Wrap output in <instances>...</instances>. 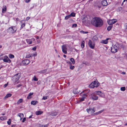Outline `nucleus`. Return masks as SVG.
Returning a JSON list of instances; mask_svg holds the SVG:
<instances>
[{
	"label": "nucleus",
	"mask_w": 127,
	"mask_h": 127,
	"mask_svg": "<svg viewBox=\"0 0 127 127\" xmlns=\"http://www.w3.org/2000/svg\"><path fill=\"white\" fill-rule=\"evenodd\" d=\"M91 24L95 27H99L101 26L103 24L102 21L100 18L95 17L92 18Z\"/></svg>",
	"instance_id": "f257e3e1"
},
{
	"label": "nucleus",
	"mask_w": 127,
	"mask_h": 127,
	"mask_svg": "<svg viewBox=\"0 0 127 127\" xmlns=\"http://www.w3.org/2000/svg\"><path fill=\"white\" fill-rule=\"evenodd\" d=\"M119 45L118 43L115 44L111 48V51L113 53L116 52L119 49Z\"/></svg>",
	"instance_id": "f03ea898"
},
{
	"label": "nucleus",
	"mask_w": 127,
	"mask_h": 127,
	"mask_svg": "<svg viewBox=\"0 0 127 127\" xmlns=\"http://www.w3.org/2000/svg\"><path fill=\"white\" fill-rule=\"evenodd\" d=\"M92 20L91 19L90 16L88 15L85 16L83 19V22L84 23H88L89 24L91 23V21Z\"/></svg>",
	"instance_id": "7ed1b4c3"
},
{
	"label": "nucleus",
	"mask_w": 127,
	"mask_h": 127,
	"mask_svg": "<svg viewBox=\"0 0 127 127\" xmlns=\"http://www.w3.org/2000/svg\"><path fill=\"white\" fill-rule=\"evenodd\" d=\"M17 30V29L15 27L11 26L7 29V31L9 33L12 34L16 32Z\"/></svg>",
	"instance_id": "20e7f679"
},
{
	"label": "nucleus",
	"mask_w": 127,
	"mask_h": 127,
	"mask_svg": "<svg viewBox=\"0 0 127 127\" xmlns=\"http://www.w3.org/2000/svg\"><path fill=\"white\" fill-rule=\"evenodd\" d=\"M99 85V83L98 82L94 81L90 85L89 87L90 88H93L95 87H97Z\"/></svg>",
	"instance_id": "39448f33"
},
{
	"label": "nucleus",
	"mask_w": 127,
	"mask_h": 127,
	"mask_svg": "<svg viewBox=\"0 0 127 127\" xmlns=\"http://www.w3.org/2000/svg\"><path fill=\"white\" fill-rule=\"evenodd\" d=\"M20 77L19 74L17 73L13 77L12 80L13 82H16L17 81Z\"/></svg>",
	"instance_id": "423d86ee"
},
{
	"label": "nucleus",
	"mask_w": 127,
	"mask_h": 127,
	"mask_svg": "<svg viewBox=\"0 0 127 127\" xmlns=\"http://www.w3.org/2000/svg\"><path fill=\"white\" fill-rule=\"evenodd\" d=\"M88 45L92 49L94 48L95 46V43L94 42H92L91 40H89L88 42Z\"/></svg>",
	"instance_id": "0eeeda50"
},
{
	"label": "nucleus",
	"mask_w": 127,
	"mask_h": 127,
	"mask_svg": "<svg viewBox=\"0 0 127 127\" xmlns=\"http://www.w3.org/2000/svg\"><path fill=\"white\" fill-rule=\"evenodd\" d=\"M94 93L97 95H99L100 96L102 97H103L104 96V94L100 91H95L94 92Z\"/></svg>",
	"instance_id": "6e6552de"
},
{
	"label": "nucleus",
	"mask_w": 127,
	"mask_h": 127,
	"mask_svg": "<svg viewBox=\"0 0 127 127\" xmlns=\"http://www.w3.org/2000/svg\"><path fill=\"white\" fill-rule=\"evenodd\" d=\"M4 57V58L3 59V60L4 62L9 63H10L11 62V60L7 56H5Z\"/></svg>",
	"instance_id": "1a4fd4ad"
},
{
	"label": "nucleus",
	"mask_w": 127,
	"mask_h": 127,
	"mask_svg": "<svg viewBox=\"0 0 127 127\" xmlns=\"http://www.w3.org/2000/svg\"><path fill=\"white\" fill-rule=\"evenodd\" d=\"M94 92L91 95V98L93 100H97L98 99V97L95 95Z\"/></svg>",
	"instance_id": "9d476101"
},
{
	"label": "nucleus",
	"mask_w": 127,
	"mask_h": 127,
	"mask_svg": "<svg viewBox=\"0 0 127 127\" xmlns=\"http://www.w3.org/2000/svg\"><path fill=\"white\" fill-rule=\"evenodd\" d=\"M117 20L116 19H113L107 21L108 24L110 25H111L115 23L117 21Z\"/></svg>",
	"instance_id": "9b49d317"
},
{
	"label": "nucleus",
	"mask_w": 127,
	"mask_h": 127,
	"mask_svg": "<svg viewBox=\"0 0 127 127\" xmlns=\"http://www.w3.org/2000/svg\"><path fill=\"white\" fill-rule=\"evenodd\" d=\"M87 112L89 114L93 113L95 112V109L94 108H93L87 109H86Z\"/></svg>",
	"instance_id": "f8f14e48"
},
{
	"label": "nucleus",
	"mask_w": 127,
	"mask_h": 127,
	"mask_svg": "<svg viewBox=\"0 0 127 127\" xmlns=\"http://www.w3.org/2000/svg\"><path fill=\"white\" fill-rule=\"evenodd\" d=\"M35 39L33 38L31 39H26V41L27 43L29 44H32V41H34Z\"/></svg>",
	"instance_id": "ddd939ff"
},
{
	"label": "nucleus",
	"mask_w": 127,
	"mask_h": 127,
	"mask_svg": "<svg viewBox=\"0 0 127 127\" xmlns=\"http://www.w3.org/2000/svg\"><path fill=\"white\" fill-rule=\"evenodd\" d=\"M62 51L64 53L66 54L67 53V48L66 45H63L62 47Z\"/></svg>",
	"instance_id": "4468645a"
},
{
	"label": "nucleus",
	"mask_w": 127,
	"mask_h": 127,
	"mask_svg": "<svg viewBox=\"0 0 127 127\" xmlns=\"http://www.w3.org/2000/svg\"><path fill=\"white\" fill-rule=\"evenodd\" d=\"M30 62V61L28 59H26L23 61H22V63L25 65L28 64Z\"/></svg>",
	"instance_id": "2eb2a0df"
},
{
	"label": "nucleus",
	"mask_w": 127,
	"mask_h": 127,
	"mask_svg": "<svg viewBox=\"0 0 127 127\" xmlns=\"http://www.w3.org/2000/svg\"><path fill=\"white\" fill-rule=\"evenodd\" d=\"M110 38H107L105 40H102L101 41V43H103L104 44H107L108 43V40L109 39H110Z\"/></svg>",
	"instance_id": "dca6fc26"
},
{
	"label": "nucleus",
	"mask_w": 127,
	"mask_h": 127,
	"mask_svg": "<svg viewBox=\"0 0 127 127\" xmlns=\"http://www.w3.org/2000/svg\"><path fill=\"white\" fill-rule=\"evenodd\" d=\"M101 4L103 6H106L108 5V3L106 0H103L101 2Z\"/></svg>",
	"instance_id": "f3484780"
},
{
	"label": "nucleus",
	"mask_w": 127,
	"mask_h": 127,
	"mask_svg": "<svg viewBox=\"0 0 127 127\" xmlns=\"http://www.w3.org/2000/svg\"><path fill=\"white\" fill-rule=\"evenodd\" d=\"M20 23H21V28H23L25 25V21L24 20H22L21 21Z\"/></svg>",
	"instance_id": "a211bd4d"
},
{
	"label": "nucleus",
	"mask_w": 127,
	"mask_h": 127,
	"mask_svg": "<svg viewBox=\"0 0 127 127\" xmlns=\"http://www.w3.org/2000/svg\"><path fill=\"white\" fill-rule=\"evenodd\" d=\"M17 116L20 117V120H21L22 118L24 117V115L23 113H19L18 114Z\"/></svg>",
	"instance_id": "6ab92c4d"
},
{
	"label": "nucleus",
	"mask_w": 127,
	"mask_h": 127,
	"mask_svg": "<svg viewBox=\"0 0 127 127\" xmlns=\"http://www.w3.org/2000/svg\"><path fill=\"white\" fill-rule=\"evenodd\" d=\"M38 103V101H37L33 100L31 102V104L33 105H35Z\"/></svg>",
	"instance_id": "aec40b11"
},
{
	"label": "nucleus",
	"mask_w": 127,
	"mask_h": 127,
	"mask_svg": "<svg viewBox=\"0 0 127 127\" xmlns=\"http://www.w3.org/2000/svg\"><path fill=\"white\" fill-rule=\"evenodd\" d=\"M7 118L6 116H3L0 117V119L1 120L3 121L7 119Z\"/></svg>",
	"instance_id": "412c9836"
},
{
	"label": "nucleus",
	"mask_w": 127,
	"mask_h": 127,
	"mask_svg": "<svg viewBox=\"0 0 127 127\" xmlns=\"http://www.w3.org/2000/svg\"><path fill=\"white\" fill-rule=\"evenodd\" d=\"M47 69H45L43 70H41L39 71L38 72V73L40 74L44 73H46L47 71Z\"/></svg>",
	"instance_id": "4be33fe9"
},
{
	"label": "nucleus",
	"mask_w": 127,
	"mask_h": 127,
	"mask_svg": "<svg viewBox=\"0 0 127 127\" xmlns=\"http://www.w3.org/2000/svg\"><path fill=\"white\" fill-rule=\"evenodd\" d=\"M42 113V111H36L35 112V114L36 115H38L41 114Z\"/></svg>",
	"instance_id": "5701e85b"
},
{
	"label": "nucleus",
	"mask_w": 127,
	"mask_h": 127,
	"mask_svg": "<svg viewBox=\"0 0 127 127\" xmlns=\"http://www.w3.org/2000/svg\"><path fill=\"white\" fill-rule=\"evenodd\" d=\"M81 95L82 97L85 98L87 96V95L86 94H83L82 93H81Z\"/></svg>",
	"instance_id": "b1692460"
},
{
	"label": "nucleus",
	"mask_w": 127,
	"mask_h": 127,
	"mask_svg": "<svg viewBox=\"0 0 127 127\" xmlns=\"http://www.w3.org/2000/svg\"><path fill=\"white\" fill-rule=\"evenodd\" d=\"M6 10V6H3V8L2 9V12L4 13L5 12Z\"/></svg>",
	"instance_id": "393cba45"
},
{
	"label": "nucleus",
	"mask_w": 127,
	"mask_h": 127,
	"mask_svg": "<svg viewBox=\"0 0 127 127\" xmlns=\"http://www.w3.org/2000/svg\"><path fill=\"white\" fill-rule=\"evenodd\" d=\"M70 60L72 62V64H74L75 63V62L74 59L73 58H71L70 59Z\"/></svg>",
	"instance_id": "a878e982"
},
{
	"label": "nucleus",
	"mask_w": 127,
	"mask_h": 127,
	"mask_svg": "<svg viewBox=\"0 0 127 127\" xmlns=\"http://www.w3.org/2000/svg\"><path fill=\"white\" fill-rule=\"evenodd\" d=\"M32 56V54H28L26 56V58H28Z\"/></svg>",
	"instance_id": "bb28decb"
},
{
	"label": "nucleus",
	"mask_w": 127,
	"mask_h": 127,
	"mask_svg": "<svg viewBox=\"0 0 127 127\" xmlns=\"http://www.w3.org/2000/svg\"><path fill=\"white\" fill-rule=\"evenodd\" d=\"M12 95V94H8L6 95L5 96V97L4 98H6L8 97L11 96Z\"/></svg>",
	"instance_id": "cd10ccee"
},
{
	"label": "nucleus",
	"mask_w": 127,
	"mask_h": 127,
	"mask_svg": "<svg viewBox=\"0 0 127 127\" xmlns=\"http://www.w3.org/2000/svg\"><path fill=\"white\" fill-rule=\"evenodd\" d=\"M57 113L56 112H55L51 113V115L52 116H55L57 115Z\"/></svg>",
	"instance_id": "c85d7f7f"
},
{
	"label": "nucleus",
	"mask_w": 127,
	"mask_h": 127,
	"mask_svg": "<svg viewBox=\"0 0 127 127\" xmlns=\"http://www.w3.org/2000/svg\"><path fill=\"white\" fill-rule=\"evenodd\" d=\"M85 41H83L81 43V46L82 48H84L85 46L84 45Z\"/></svg>",
	"instance_id": "c756f323"
},
{
	"label": "nucleus",
	"mask_w": 127,
	"mask_h": 127,
	"mask_svg": "<svg viewBox=\"0 0 127 127\" xmlns=\"http://www.w3.org/2000/svg\"><path fill=\"white\" fill-rule=\"evenodd\" d=\"M98 39L97 37L95 36H94L92 38V39L93 40H97Z\"/></svg>",
	"instance_id": "7c9ffc66"
},
{
	"label": "nucleus",
	"mask_w": 127,
	"mask_h": 127,
	"mask_svg": "<svg viewBox=\"0 0 127 127\" xmlns=\"http://www.w3.org/2000/svg\"><path fill=\"white\" fill-rule=\"evenodd\" d=\"M113 26L112 25H110L107 28V30L108 31H110L111 28H112Z\"/></svg>",
	"instance_id": "2f4dec72"
},
{
	"label": "nucleus",
	"mask_w": 127,
	"mask_h": 127,
	"mask_svg": "<svg viewBox=\"0 0 127 127\" xmlns=\"http://www.w3.org/2000/svg\"><path fill=\"white\" fill-rule=\"evenodd\" d=\"M75 68V66H73L71 64L70 65L69 68L71 70H73Z\"/></svg>",
	"instance_id": "473e14b6"
},
{
	"label": "nucleus",
	"mask_w": 127,
	"mask_h": 127,
	"mask_svg": "<svg viewBox=\"0 0 127 127\" xmlns=\"http://www.w3.org/2000/svg\"><path fill=\"white\" fill-rule=\"evenodd\" d=\"M23 101V99H22L21 98L20 99L17 101V104H18L20 103H21Z\"/></svg>",
	"instance_id": "72a5a7b5"
},
{
	"label": "nucleus",
	"mask_w": 127,
	"mask_h": 127,
	"mask_svg": "<svg viewBox=\"0 0 127 127\" xmlns=\"http://www.w3.org/2000/svg\"><path fill=\"white\" fill-rule=\"evenodd\" d=\"M9 57L10 58L12 59V58H14V56L12 54H10L9 55Z\"/></svg>",
	"instance_id": "f704fd0d"
},
{
	"label": "nucleus",
	"mask_w": 127,
	"mask_h": 127,
	"mask_svg": "<svg viewBox=\"0 0 127 127\" xmlns=\"http://www.w3.org/2000/svg\"><path fill=\"white\" fill-rule=\"evenodd\" d=\"M70 15V17L72 16V17H74L75 16V14L74 12H72L71 13Z\"/></svg>",
	"instance_id": "c9c22d12"
},
{
	"label": "nucleus",
	"mask_w": 127,
	"mask_h": 127,
	"mask_svg": "<svg viewBox=\"0 0 127 127\" xmlns=\"http://www.w3.org/2000/svg\"><path fill=\"white\" fill-rule=\"evenodd\" d=\"M70 17V15L66 16L65 17V20H67L68 18H69Z\"/></svg>",
	"instance_id": "e433bc0d"
},
{
	"label": "nucleus",
	"mask_w": 127,
	"mask_h": 127,
	"mask_svg": "<svg viewBox=\"0 0 127 127\" xmlns=\"http://www.w3.org/2000/svg\"><path fill=\"white\" fill-rule=\"evenodd\" d=\"M121 90L122 91H124L126 90V88L125 87H122L121 88Z\"/></svg>",
	"instance_id": "4c0bfd02"
},
{
	"label": "nucleus",
	"mask_w": 127,
	"mask_h": 127,
	"mask_svg": "<svg viewBox=\"0 0 127 127\" xmlns=\"http://www.w3.org/2000/svg\"><path fill=\"white\" fill-rule=\"evenodd\" d=\"M80 32L84 34H87L88 33V32H85L83 31H80Z\"/></svg>",
	"instance_id": "58836bf2"
},
{
	"label": "nucleus",
	"mask_w": 127,
	"mask_h": 127,
	"mask_svg": "<svg viewBox=\"0 0 127 127\" xmlns=\"http://www.w3.org/2000/svg\"><path fill=\"white\" fill-rule=\"evenodd\" d=\"M33 80L34 81H37L38 80V79L36 78L35 76H34L33 78Z\"/></svg>",
	"instance_id": "ea45409f"
},
{
	"label": "nucleus",
	"mask_w": 127,
	"mask_h": 127,
	"mask_svg": "<svg viewBox=\"0 0 127 127\" xmlns=\"http://www.w3.org/2000/svg\"><path fill=\"white\" fill-rule=\"evenodd\" d=\"M73 93L75 94H77L79 93L78 91H76V90H73Z\"/></svg>",
	"instance_id": "a19ab883"
},
{
	"label": "nucleus",
	"mask_w": 127,
	"mask_h": 127,
	"mask_svg": "<svg viewBox=\"0 0 127 127\" xmlns=\"http://www.w3.org/2000/svg\"><path fill=\"white\" fill-rule=\"evenodd\" d=\"M48 125H42L40 126V127H46L48 126Z\"/></svg>",
	"instance_id": "79ce46f5"
},
{
	"label": "nucleus",
	"mask_w": 127,
	"mask_h": 127,
	"mask_svg": "<svg viewBox=\"0 0 127 127\" xmlns=\"http://www.w3.org/2000/svg\"><path fill=\"white\" fill-rule=\"evenodd\" d=\"M11 119H9V121L7 122V123L8 125H10L11 123V122L10 121Z\"/></svg>",
	"instance_id": "37998d69"
},
{
	"label": "nucleus",
	"mask_w": 127,
	"mask_h": 127,
	"mask_svg": "<svg viewBox=\"0 0 127 127\" xmlns=\"http://www.w3.org/2000/svg\"><path fill=\"white\" fill-rule=\"evenodd\" d=\"M48 97V96H43L42 99L43 100H45L47 98V97Z\"/></svg>",
	"instance_id": "c03bdc74"
},
{
	"label": "nucleus",
	"mask_w": 127,
	"mask_h": 127,
	"mask_svg": "<svg viewBox=\"0 0 127 127\" xmlns=\"http://www.w3.org/2000/svg\"><path fill=\"white\" fill-rule=\"evenodd\" d=\"M84 99H85L84 98L82 97L80 100V101H82L84 100Z\"/></svg>",
	"instance_id": "a18cd8bd"
},
{
	"label": "nucleus",
	"mask_w": 127,
	"mask_h": 127,
	"mask_svg": "<svg viewBox=\"0 0 127 127\" xmlns=\"http://www.w3.org/2000/svg\"><path fill=\"white\" fill-rule=\"evenodd\" d=\"M37 55V53L36 52H35V53L33 54L32 55V56H36Z\"/></svg>",
	"instance_id": "49530a36"
},
{
	"label": "nucleus",
	"mask_w": 127,
	"mask_h": 127,
	"mask_svg": "<svg viewBox=\"0 0 127 127\" xmlns=\"http://www.w3.org/2000/svg\"><path fill=\"white\" fill-rule=\"evenodd\" d=\"M36 47H33L32 49L33 51H35L36 49Z\"/></svg>",
	"instance_id": "de8ad7c7"
},
{
	"label": "nucleus",
	"mask_w": 127,
	"mask_h": 127,
	"mask_svg": "<svg viewBox=\"0 0 127 127\" xmlns=\"http://www.w3.org/2000/svg\"><path fill=\"white\" fill-rule=\"evenodd\" d=\"M26 120V118H23V120L22 121V122L24 123L25 122V121Z\"/></svg>",
	"instance_id": "09e8293b"
},
{
	"label": "nucleus",
	"mask_w": 127,
	"mask_h": 127,
	"mask_svg": "<svg viewBox=\"0 0 127 127\" xmlns=\"http://www.w3.org/2000/svg\"><path fill=\"white\" fill-rule=\"evenodd\" d=\"M30 18V17H27L26 19V20L27 21Z\"/></svg>",
	"instance_id": "8fccbe9b"
},
{
	"label": "nucleus",
	"mask_w": 127,
	"mask_h": 127,
	"mask_svg": "<svg viewBox=\"0 0 127 127\" xmlns=\"http://www.w3.org/2000/svg\"><path fill=\"white\" fill-rule=\"evenodd\" d=\"M98 114H97V112H96L95 113H94L93 114H92V115H98Z\"/></svg>",
	"instance_id": "3c124183"
},
{
	"label": "nucleus",
	"mask_w": 127,
	"mask_h": 127,
	"mask_svg": "<svg viewBox=\"0 0 127 127\" xmlns=\"http://www.w3.org/2000/svg\"><path fill=\"white\" fill-rule=\"evenodd\" d=\"M33 93H30V94H29V96H31V95H33Z\"/></svg>",
	"instance_id": "603ef678"
},
{
	"label": "nucleus",
	"mask_w": 127,
	"mask_h": 127,
	"mask_svg": "<svg viewBox=\"0 0 127 127\" xmlns=\"http://www.w3.org/2000/svg\"><path fill=\"white\" fill-rule=\"evenodd\" d=\"M67 63L68 64H69V65H70L71 64H72L71 62L69 61L67 62Z\"/></svg>",
	"instance_id": "864d4df0"
},
{
	"label": "nucleus",
	"mask_w": 127,
	"mask_h": 127,
	"mask_svg": "<svg viewBox=\"0 0 127 127\" xmlns=\"http://www.w3.org/2000/svg\"><path fill=\"white\" fill-rule=\"evenodd\" d=\"M31 98V96H30L29 95H28V96L27 98L28 99H30V98Z\"/></svg>",
	"instance_id": "5fc2aeb1"
},
{
	"label": "nucleus",
	"mask_w": 127,
	"mask_h": 127,
	"mask_svg": "<svg viewBox=\"0 0 127 127\" xmlns=\"http://www.w3.org/2000/svg\"><path fill=\"white\" fill-rule=\"evenodd\" d=\"M31 0H25V1L26 3L29 2Z\"/></svg>",
	"instance_id": "6e6d98bb"
},
{
	"label": "nucleus",
	"mask_w": 127,
	"mask_h": 127,
	"mask_svg": "<svg viewBox=\"0 0 127 127\" xmlns=\"http://www.w3.org/2000/svg\"><path fill=\"white\" fill-rule=\"evenodd\" d=\"M104 111V110H101L99 111V113L100 114L102 112Z\"/></svg>",
	"instance_id": "4d7b16f0"
},
{
	"label": "nucleus",
	"mask_w": 127,
	"mask_h": 127,
	"mask_svg": "<svg viewBox=\"0 0 127 127\" xmlns=\"http://www.w3.org/2000/svg\"><path fill=\"white\" fill-rule=\"evenodd\" d=\"M77 26V25L76 24H74L72 25L73 27H76Z\"/></svg>",
	"instance_id": "13d9d810"
},
{
	"label": "nucleus",
	"mask_w": 127,
	"mask_h": 127,
	"mask_svg": "<svg viewBox=\"0 0 127 127\" xmlns=\"http://www.w3.org/2000/svg\"><path fill=\"white\" fill-rule=\"evenodd\" d=\"M8 85V83L6 84H5L4 85V87H6Z\"/></svg>",
	"instance_id": "bf43d9fd"
},
{
	"label": "nucleus",
	"mask_w": 127,
	"mask_h": 127,
	"mask_svg": "<svg viewBox=\"0 0 127 127\" xmlns=\"http://www.w3.org/2000/svg\"><path fill=\"white\" fill-rule=\"evenodd\" d=\"M37 41L38 43H39L40 42V41L39 40H37Z\"/></svg>",
	"instance_id": "052dcab7"
},
{
	"label": "nucleus",
	"mask_w": 127,
	"mask_h": 127,
	"mask_svg": "<svg viewBox=\"0 0 127 127\" xmlns=\"http://www.w3.org/2000/svg\"><path fill=\"white\" fill-rule=\"evenodd\" d=\"M98 7L99 8H100L101 7V6L100 5H97Z\"/></svg>",
	"instance_id": "680f3d73"
},
{
	"label": "nucleus",
	"mask_w": 127,
	"mask_h": 127,
	"mask_svg": "<svg viewBox=\"0 0 127 127\" xmlns=\"http://www.w3.org/2000/svg\"><path fill=\"white\" fill-rule=\"evenodd\" d=\"M122 74H126V73L125 72H122Z\"/></svg>",
	"instance_id": "e2e57ef3"
},
{
	"label": "nucleus",
	"mask_w": 127,
	"mask_h": 127,
	"mask_svg": "<svg viewBox=\"0 0 127 127\" xmlns=\"http://www.w3.org/2000/svg\"><path fill=\"white\" fill-rule=\"evenodd\" d=\"M32 115H31L29 117V118H32Z\"/></svg>",
	"instance_id": "0e129e2a"
},
{
	"label": "nucleus",
	"mask_w": 127,
	"mask_h": 127,
	"mask_svg": "<svg viewBox=\"0 0 127 127\" xmlns=\"http://www.w3.org/2000/svg\"><path fill=\"white\" fill-rule=\"evenodd\" d=\"M15 126V125H12L11 126V127H14Z\"/></svg>",
	"instance_id": "69168bd1"
},
{
	"label": "nucleus",
	"mask_w": 127,
	"mask_h": 127,
	"mask_svg": "<svg viewBox=\"0 0 127 127\" xmlns=\"http://www.w3.org/2000/svg\"><path fill=\"white\" fill-rule=\"evenodd\" d=\"M126 24V29H127V23Z\"/></svg>",
	"instance_id": "338daca9"
},
{
	"label": "nucleus",
	"mask_w": 127,
	"mask_h": 127,
	"mask_svg": "<svg viewBox=\"0 0 127 127\" xmlns=\"http://www.w3.org/2000/svg\"><path fill=\"white\" fill-rule=\"evenodd\" d=\"M21 86V85H18V86H17L18 87H20V86Z\"/></svg>",
	"instance_id": "774afa93"
}]
</instances>
